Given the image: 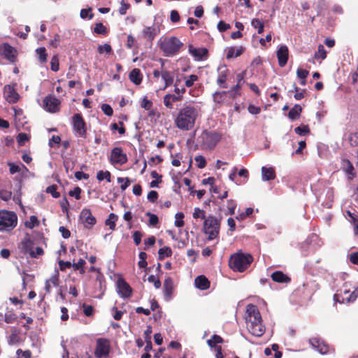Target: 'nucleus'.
Returning a JSON list of instances; mask_svg holds the SVG:
<instances>
[{
	"instance_id": "nucleus-1",
	"label": "nucleus",
	"mask_w": 358,
	"mask_h": 358,
	"mask_svg": "<svg viewBox=\"0 0 358 358\" xmlns=\"http://www.w3.org/2000/svg\"><path fill=\"white\" fill-rule=\"evenodd\" d=\"M199 113L200 108L197 105L185 104L178 110L174 118V124L180 130H192L195 126Z\"/></svg>"
},
{
	"instance_id": "nucleus-2",
	"label": "nucleus",
	"mask_w": 358,
	"mask_h": 358,
	"mask_svg": "<svg viewBox=\"0 0 358 358\" xmlns=\"http://www.w3.org/2000/svg\"><path fill=\"white\" fill-rule=\"evenodd\" d=\"M245 322L248 330L257 337L262 336L265 331L262 324V318L257 307L254 304H248L246 307Z\"/></svg>"
},
{
	"instance_id": "nucleus-3",
	"label": "nucleus",
	"mask_w": 358,
	"mask_h": 358,
	"mask_svg": "<svg viewBox=\"0 0 358 358\" xmlns=\"http://www.w3.org/2000/svg\"><path fill=\"white\" fill-rule=\"evenodd\" d=\"M253 258L250 254L237 252L231 256L229 266L235 271H244L252 263Z\"/></svg>"
},
{
	"instance_id": "nucleus-4",
	"label": "nucleus",
	"mask_w": 358,
	"mask_h": 358,
	"mask_svg": "<svg viewBox=\"0 0 358 358\" xmlns=\"http://www.w3.org/2000/svg\"><path fill=\"white\" fill-rule=\"evenodd\" d=\"M183 43L176 36L165 38L160 42V49L165 57H173L177 55Z\"/></svg>"
},
{
	"instance_id": "nucleus-5",
	"label": "nucleus",
	"mask_w": 358,
	"mask_h": 358,
	"mask_svg": "<svg viewBox=\"0 0 358 358\" xmlns=\"http://www.w3.org/2000/svg\"><path fill=\"white\" fill-rule=\"evenodd\" d=\"M17 217L14 212L0 210V231H10L17 225Z\"/></svg>"
},
{
	"instance_id": "nucleus-6",
	"label": "nucleus",
	"mask_w": 358,
	"mask_h": 358,
	"mask_svg": "<svg viewBox=\"0 0 358 358\" xmlns=\"http://www.w3.org/2000/svg\"><path fill=\"white\" fill-rule=\"evenodd\" d=\"M220 135L215 131H203L199 136L198 141L203 149L212 150L220 140Z\"/></svg>"
},
{
	"instance_id": "nucleus-7",
	"label": "nucleus",
	"mask_w": 358,
	"mask_h": 358,
	"mask_svg": "<svg viewBox=\"0 0 358 358\" xmlns=\"http://www.w3.org/2000/svg\"><path fill=\"white\" fill-rule=\"evenodd\" d=\"M220 222V220L213 216H208L205 218L203 222V231L208 236L209 240L215 239L219 234Z\"/></svg>"
},
{
	"instance_id": "nucleus-8",
	"label": "nucleus",
	"mask_w": 358,
	"mask_h": 358,
	"mask_svg": "<svg viewBox=\"0 0 358 358\" xmlns=\"http://www.w3.org/2000/svg\"><path fill=\"white\" fill-rule=\"evenodd\" d=\"M73 128L76 134L82 138H85L87 134L86 124L80 113H76L72 117Z\"/></svg>"
},
{
	"instance_id": "nucleus-9",
	"label": "nucleus",
	"mask_w": 358,
	"mask_h": 358,
	"mask_svg": "<svg viewBox=\"0 0 358 358\" xmlns=\"http://www.w3.org/2000/svg\"><path fill=\"white\" fill-rule=\"evenodd\" d=\"M110 342L106 338H98L96 340V348L94 350V355L97 358H102L103 357L108 356L110 353Z\"/></svg>"
},
{
	"instance_id": "nucleus-10",
	"label": "nucleus",
	"mask_w": 358,
	"mask_h": 358,
	"mask_svg": "<svg viewBox=\"0 0 358 358\" xmlns=\"http://www.w3.org/2000/svg\"><path fill=\"white\" fill-rule=\"evenodd\" d=\"M110 162L113 164H124L127 162V157L120 147H115L111 150Z\"/></svg>"
},
{
	"instance_id": "nucleus-11",
	"label": "nucleus",
	"mask_w": 358,
	"mask_h": 358,
	"mask_svg": "<svg viewBox=\"0 0 358 358\" xmlns=\"http://www.w3.org/2000/svg\"><path fill=\"white\" fill-rule=\"evenodd\" d=\"M60 101L55 96H47L43 99V105L47 111L56 113L59 110Z\"/></svg>"
},
{
	"instance_id": "nucleus-12",
	"label": "nucleus",
	"mask_w": 358,
	"mask_h": 358,
	"mask_svg": "<svg viewBox=\"0 0 358 358\" xmlns=\"http://www.w3.org/2000/svg\"><path fill=\"white\" fill-rule=\"evenodd\" d=\"M80 219L86 228H91L96 222V218L92 215L90 210L87 208L82 210L80 215Z\"/></svg>"
},
{
	"instance_id": "nucleus-13",
	"label": "nucleus",
	"mask_w": 358,
	"mask_h": 358,
	"mask_svg": "<svg viewBox=\"0 0 358 358\" xmlns=\"http://www.w3.org/2000/svg\"><path fill=\"white\" fill-rule=\"evenodd\" d=\"M3 96L6 101L10 103H16L19 99V94L15 88L9 85L4 87Z\"/></svg>"
},
{
	"instance_id": "nucleus-14",
	"label": "nucleus",
	"mask_w": 358,
	"mask_h": 358,
	"mask_svg": "<svg viewBox=\"0 0 358 358\" xmlns=\"http://www.w3.org/2000/svg\"><path fill=\"white\" fill-rule=\"evenodd\" d=\"M118 293L121 297L128 298L131 296L132 289L129 285L123 279L117 281Z\"/></svg>"
},
{
	"instance_id": "nucleus-15",
	"label": "nucleus",
	"mask_w": 358,
	"mask_h": 358,
	"mask_svg": "<svg viewBox=\"0 0 358 358\" xmlns=\"http://www.w3.org/2000/svg\"><path fill=\"white\" fill-rule=\"evenodd\" d=\"M173 290V280L171 277H167L164 282L163 292L164 299L166 301L171 300Z\"/></svg>"
},
{
	"instance_id": "nucleus-16",
	"label": "nucleus",
	"mask_w": 358,
	"mask_h": 358,
	"mask_svg": "<svg viewBox=\"0 0 358 358\" xmlns=\"http://www.w3.org/2000/svg\"><path fill=\"white\" fill-rule=\"evenodd\" d=\"M309 343L314 349L317 350L322 355H324L329 351V346L317 338H310Z\"/></svg>"
},
{
	"instance_id": "nucleus-17",
	"label": "nucleus",
	"mask_w": 358,
	"mask_h": 358,
	"mask_svg": "<svg viewBox=\"0 0 358 358\" xmlns=\"http://www.w3.org/2000/svg\"><path fill=\"white\" fill-rule=\"evenodd\" d=\"M189 53L192 55L195 60H202L208 55L206 48H196L192 45L188 46Z\"/></svg>"
},
{
	"instance_id": "nucleus-18",
	"label": "nucleus",
	"mask_w": 358,
	"mask_h": 358,
	"mask_svg": "<svg viewBox=\"0 0 358 358\" xmlns=\"http://www.w3.org/2000/svg\"><path fill=\"white\" fill-rule=\"evenodd\" d=\"M288 48L286 45H281L277 51V57L279 66L283 67L288 60Z\"/></svg>"
},
{
	"instance_id": "nucleus-19",
	"label": "nucleus",
	"mask_w": 358,
	"mask_h": 358,
	"mask_svg": "<svg viewBox=\"0 0 358 358\" xmlns=\"http://www.w3.org/2000/svg\"><path fill=\"white\" fill-rule=\"evenodd\" d=\"M15 50L8 43H4L1 48V55L7 59L13 62L15 57Z\"/></svg>"
},
{
	"instance_id": "nucleus-20",
	"label": "nucleus",
	"mask_w": 358,
	"mask_h": 358,
	"mask_svg": "<svg viewBox=\"0 0 358 358\" xmlns=\"http://www.w3.org/2000/svg\"><path fill=\"white\" fill-rule=\"evenodd\" d=\"M244 83L245 80L243 75L242 73L238 74L236 85L229 91V93L230 94L231 96L235 98L236 96L240 95V89L241 88Z\"/></svg>"
},
{
	"instance_id": "nucleus-21",
	"label": "nucleus",
	"mask_w": 358,
	"mask_h": 358,
	"mask_svg": "<svg viewBox=\"0 0 358 358\" xmlns=\"http://www.w3.org/2000/svg\"><path fill=\"white\" fill-rule=\"evenodd\" d=\"M275 178V171L273 167H262V180L263 181H269Z\"/></svg>"
},
{
	"instance_id": "nucleus-22",
	"label": "nucleus",
	"mask_w": 358,
	"mask_h": 358,
	"mask_svg": "<svg viewBox=\"0 0 358 358\" xmlns=\"http://www.w3.org/2000/svg\"><path fill=\"white\" fill-rule=\"evenodd\" d=\"M244 48L240 47H230L228 48L227 51L226 57L227 59H233L239 57L243 52Z\"/></svg>"
},
{
	"instance_id": "nucleus-23",
	"label": "nucleus",
	"mask_w": 358,
	"mask_h": 358,
	"mask_svg": "<svg viewBox=\"0 0 358 358\" xmlns=\"http://www.w3.org/2000/svg\"><path fill=\"white\" fill-rule=\"evenodd\" d=\"M194 284L196 287L201 290H205L209 288L210 282L204 275H199L195 278Z\"/></svg>"
},
{
	"instance_id": "nucleus-24",
	"label": "nucleus",
	"mask_w": 358,
	"mask_h": 358,
	"mask_svg": "<svg viewBox=\"0 0 358 358\" xmlns=\"http://www.w3.org/2000/svg\"><path fill=\"white\" fill-rule=\"evenodd\" d=\"M271 278L274 282L280 283H287L291 280L289 277L280 271L273 272L271 274Z\"/></svg>"
},
{
	"instance_id": "nucleus-25",
	"label": "nucleus",
	"mask_w": 358,
	"mask_h": 358,
	"mask_svg": "<svg viewBox=\"0 0 358 358\" xmlns=\"http://www.w3.org/2000/svg\"><path fill=\"white\" fill-rule=\"evenodd\" d=\"M159 33V29L153 27H146L143 30V36L148 40L152 41Z\"/></svg>"
},
{
	"instance_id": "nucleus-26",
	"label": "nucleus",
	"mask_w": 358,
	"mask_h": 358,
	"mask_svg": "<svg viewBox=\"0 0 358 358\" xmlns=\"http://www.w3.org/2000/svg\"><path fill=\"white\" fill-rule=\"evenodd\" d=\"M341 167L349 176L350 179H352L355 176L353 165L348 159H342Z\"/></svg>"
},
{
	"instance_id": "nucleus-27",
	"label": "nucleus",
	"mask_w": 358,
	"mask_h": 358,
	"mask_svg": "<svg viewBox=\"0 0 358 358\" xmlns=\"http://www.w3.org/2000/svg\"><path fill=\"white\" fill-rule=\"evenodd\" d=\"M129 77L135 85H139L142 81V74L138 69H134L129 73Z\"/></svg>"
},
{
	"instance_id": "nucleus-28",
	"label": "nucleus",
	"mask_w": 358,
	"mask_h": 358,
	"mask_svg": "<svg viewBox=\"0 0 358 358\" xmlns=\"http://www.w3.org/2000/svg\"><path fill=\"white\" fill-rule=\"evenodd\" d=\"M302 111V108L299 104H295L289 110L288 117L291 120H295L300 117V114Z\"/></svg>"
},
{
	"instance_id": "nucleus-29",
	"label": "nucleus",
	"mask_w": 358,
	"mask_h": 358,
	"mask_svg": "<svg viewBox=\"0 0 358 358\" xmlns=\"http://www.w3.org/2000/svg\"><path fill=\"white\" fill-rule=\"evenodd\" d=\"M162 78L165 83L164 88L173 84L174 80V75L172 72L169 71H163L162 72Z\"/></svg>"
},
{
	"instance_id": "nucleus-30",
	"label": "nucleus",
	"mask_w": 358,
	"mask_h": 358,
	"mask_svg": "<svg viewBox=\"0 0 358 358\" xmlns=\"http://www.w3.org/2000/svg\"><path fill=\"white\" fill-rule=\"evenodd\" d=\"M251 25L254 29H257L258 34H262L264 29V24L262 20L254 18L251 21Z\"/></svg>"
},
{
	"instance_id": "nucleus-31",
	"label": "nucleus",
	"mask_w": 358,
	"mask_h": 358,
	"mask_svg": "<svg viewBox=\"0 0 358 358\" xmlns=\"http://www.w3.org/2000/svg\"><path fill=\"white\" fill-rule=\"evenodd\" d=\"M86 264L85 261L83 259H80L77 263L72 264V267L74 271H79L80 274H84L85 271L84 269V266Z\"/></svg>"
},
{
	"instance_id": "nucleus-32",
	"label": "nucleus",
	"mask_w": 358,
	"mask_h": 358,
	"mask_svg": "<svg viewBox=\"0 0 358 358\" xmlns=\"http://www.w3.org/2000/svg\"><path fill=\"white\" fill-rule=\"evenodd\" d=\"M172 255L171 249L169 247H164L159 250V259L162 260L165 257H170Z\"/></svg>"
},
{
	"instance_id": "nucleus-33",
	"label": "nucleus",
	"mask_w": 358,
	"mask_h": 358,
	"mask_svg": "<svg viewBox=\"0 0 358 358\" xmlns=\"http://www.w3.org/2000/svg\"><path fill=\"white\" fill-rule=\"evenodd\" d=\"M117 220V216L114 213H110L108 218L106 220L105 224L109 226L110 229L114 230L115 229V222Z\"/></svg>"
},
{
	"instance_id": "nucleus-34",
	"label": "nucleus",
	"mask_w": 358,
	"mask_h": 358,
	"mask_svg": "<svg viewBox=\"0 0 358 358\" xmlns=\"http://www.w3.org/2000/svg\"><path fill=\"white\" fill-rule=\"evenodd\" d=\"M222 338L216 334H214L210 339L207 341V343L210 348L215 347L217 343H222Z\"/></svg>"
},
{
	"instance_id": "nucleus-35",
	"label": "nucleus",
	"mask_w": 358,
	"mask_h": 358,
	"mask_svg": "<svg viewBox=\"0 0 358 358\" xmlns=\"http://www.w3.org/2000/svg\"><path fill=\"white\" fill-rule=\"evenodd\" d=\"M36 52L38 55V59L41 63L47 62V53L45 48L41 47L36 49Z\"/></svg>"
},
{
	"instance_id": "nucleus-36",
	"label": "nucleus",
	"mask_w": 358,
	"mask_h": 358,
	"mask_svg": "<svg viewBox=\"0 0 358 358\" xmlns=\"http://www.w3.org/2000/svg\"><path fill=\"white\" fill-rule=\"evenodd\" d=\"M34 243L30 239H26L22 242V248L25 253L30 255V252L33 250Z\"/></svg>"
},
{
	"instance_id": "nucleus-37",
	"label": "nucleus",
	"mask_w": 358,
	"mask_h": 358,
	"mask_svg": "<svg viewBox=\"0 0 358 358\" xmlns=\"http://www.w3.org/2000/svg\"><path fill=\"white\" fill-rule=\"evenodd\" d=\"M96 178L98 180L101 181L106 179L108 182H110V173L108 171H99L97 173Z\"/></svg>"
},
{
	"instance_id": "nucleus-38",
	"label": "nucleus",
	"mask_w": 358,
	"mask_h": 358,
	"mask_svg": "<svg viewBox=\"0 0 358 358\" xmlns=\"http://www.w3.org/2000/svg\"><path fill=\"white\" fill-rule=\"evenodd\" d=\"M39 224V221L35 215H31L29 220L25 222V226L29 229H33Z\"/></svg>"
},
{
	"instance_id": "nucleus-39",
	"label": "nucleus",
	"mask_w": 358,
	"mask_h": 358,
	"mask_svg": "<svg viewBox=\"0 0 358 358\" xmlns=\"http://www.w3.org/2000/svg\"><path fill=\"white\" fill-rule=\"evenodd\" d=\"M13 193L6 189H0V199L4 201H8L11 199Z\"/></svg>"
},
{
	"instance_id": "nucleus-40",
	"label": "nucleus",
	"mask_w": 358,
	"mask_h": 358,
	"mask_svg": "<svg viewBox=\"0 0 358 358\" xmlns=\"http://www.w3.org/2000/svg\"><path fill=\"white\" fill-rule=\"evenodd\" d=\"M57 186L56 185H50L46 188V192L50 194L54 198H59L60 194L57 191Z\"/></svg>"
},
{
	"instance_id": "nucleus-41",
	"label": "nucleus",
	"mask_w": 358,
	"mask_h": 358,
	"mask_svg": "<svg viewBox=\"0 0 358 358\" xmlns=\"http://www.w3.org/2000/svg\"><path fill=\"white\" fill-rule=\"evenodd\" d=\"M326 56L327 52L324 48V46L322 45H319L317 51L315 53V58L324 59L326 58Z\"/></svg>"
},
{
	"instance_id": "nucleus-42",
	"label": "nucleus",
	"mask_w": 358,
	"mask_h": 358,
	"mask_svg": "<svg viewBox=\"0 0 358 358\" xmlns=\"http://www.w3.org/2000/svg\"><path fill=\"white\" fill-rule=\"evenodd\" d=\"M94 31L98 34L105 35L107 33V30L105 26L101 22L96 23L94 29Z\"/></svg>"
},
{
	"instance_id": "nucleus-43",
	"label": "nucleus",
	"mask_w": 358,
	"mask_h": 358,
	"mask_svg": "<svg viewBox=\"0 0 358 358\" xmlns=\"http://www.w3.org/2000/svg\"><path fill=\"white\" fill-rule=\"evenodd\" d=\"M98 52L99 54H103V52L110 54L112 52V48L110 45L105 43L103 45H99Z\"/></svg>"
},
{
	"instance_id": "nucleus-44",
	"label": "nucleus",
	"mask_w": 358,
	"mask_h": 358,
	"mask_svg": "<svg viewBox=\"0 0 358 358\" xmlns=\"http://www.w3.org/2000/svg\"><path fill=\"white\" fill-rule=\"evenodd\" d=\"M176 221L175 226L177 227H182L184 225V221L182 220L184 217V214L182 213H177L175 215Z\"/></svg>"
},
{
	"instance_id": "nucleus-45",
	"label": "nucleus",
	"mask_w": 358,
	"mask_h": 358,
	"mask_svg": "<svg viewBox=\"0 0 358 358\" xmlns=\"http://www.w3.org/2000/svg\"><path fill=\"white\" fill-rule=\"evenodd\" d=\"M51 70L52 71L57 72L59 68V59L57 55H55L52 57L51 62Z\"/></svg>"
},
{
	"instance_id": "nucleus-46",
	"label": "nucleus",
	"mask_w": 358,
	"mask_h": 358,
	"mask_svg": "<svg viewBox=\"0 0 358 358\" xmlns=\"http://www.w3.org/2000/svg\"><path fill=\"white\" fill-rule=\"evenodd\" d=\"M294 131L296 134L300 136H304L306 134L309 133L310 130L307 125H304L302 127H297L294 129Z\"/></svg>"
},
{
	"instance_id": "nucleus-47",
	"label": "nucleus",
	"mask_w": 358,
	"mask_h": 358,
	"mask_svg": "<svg viewBox=\"0 0 358 358\" xmlns=\"http://www.w3.org/2000/svg\"><path fill=\"white\" fill-rule=\"evenodd\" d=\"M29 140V136L25 133H20L17 136V141L19 145H23Z\"/></svg>"
},
{
	"instance_id": "nucleus-48",
	"label": "nucleus",
	"mask_w": 358,
	"mask_h": 358,
	"mask_svg": "<svg viewBox=\"0 0 358 358\" xmlns=\"http://www.w3.org/2000/svg\"><path fill=\"white\" fill-rule=\"evenodd\" d=\"M226 80H227V75H226V73H225V71H220V73H219V76H218V78H217V84H218L220 86H221V87H222L225 88V87H226L225 85H222V84H224V83H225V82H226Z\"/></svg>"
},
{
	"instance_id": "nucleus-49",
	"label": "nucleus",
	"mask_w": 358,
	"mask_h": 358,
	"mask_svg": "<svg viewBox=\"0 0 358 358\" xmlns=\"http://www.w3.org/2000/svg\"><path fill=\"white\" fill-rule=\"evenodd\" d=\"M343 296H342V300L340 301L338 299V297H339V294H334V299L339 301V302H341V303H344L345 301H346V302L349 303L347 300V298L350 297V295L351 294V293L350 294V291L348 289H344L343 290Z\"/></svg>"
},
{
	"instance_id": "nucleus-50",
	"label": "nucleus",
	"mask_w": 358,
	"mask_h": 358,
	"mask_svg": "<svg viewBox=\"0 0 358 358\" xmlns=\"http://www.w3.org/2000/svg\"><path fill=\"white\" fill-rule=\"evenodd\" d=\"M48 280L50 281V285H52L54 287H57L59 281L58 271H55V274H53Z\"/></svg>"
},
{
	"instance_id": "nucleus-51",
	"label": "nucleus",
	"mask_w": 358,
	"mask_h": 358,
	"mask_svg": "<svg viewBox=\"0 0 358 358\" xmlns=\"http://www.w3.org/2000/svg\"><path fill=\"white\" fill-rule=\"evenodd\" d=\"M146 215L148 216L149 218H150L149 219V223H150V225L156 226L158 224L159 218H158V217L156 215L152 214V213H151L150 212H148L146 213Z\"/></svg>"
},
{
	"instance_id": "nucleus-52",
	"label": "nucleus",
	"mask_w": 358,
	"mask_h": 358,
	"mask_svg": "<svg viewBox=\"0 0 358 358\" xmlns=\"http://www.w3.org/2000/svg\"><path fill=\"white\" fill-rule=\"evenodd\" d=\"M195 161L197 163V166L199 169H203L206 166V161L202 155H199L195 157Z\"/></svg>"
},
{
	"instance_id": "nucleus-53",
	"label": "nucleus",
	"mask_w": 358,
	"mask_h": 358,
	"mask_svg": "<svg viewBox=\"0 0 358 358\" xmlns=\"http://www.w3.org/2000/svg\"><path fill=\"white\" fill-rule=\"evenodd\" d=\"M148 281L153 283L156 289H159L162 286L161 281L159 279H156L155 276L153 275H151L148 278Z\"/></svg>"
},
{
	"instance_id": "nucleus-54",
	"label": "nucleus",
	"mask_w": 358,
	"mask_h": 358,
	"mask_svg": "<svg viewBox=\"0 0 358 358\" xmlns=\"http://www.w3.org/2000/svg\"><path fill=\"white\" fill-rule=\"evenodd\" d=\"M101 110L107 116H112L113 114V110L109 104H102Z\"/></svg>"
},
{
	"instance_id": "nucleus-55",
	"label": "nucleus",
	"mask_w": 358,
	"mask_h": 358,
	"mask_svg": "<svg viewBox=\"0 0 358 358\" xmlns=\"http://www.w3.org/2000/svg\"><path fill=\"white\" fill-rule=\"evenodd\" d=\"M147 198L149 201L155 203L158 199L157 192L155 190H151L150 192H148Z\"/></svg>"
},
{
	"instance_id": "nucleus-56",
	"label": "nucleus",
	"mask_w": 358,
	"mask_h": 358,
	"mask_svg": "<svg viewBox=\"0 0 358 358\" xmlns=\"http://www.w3.org/2000/svg\"><path fill=\"white\" fill-rule=\"evenodd\" d=\"M170 20L173 23H176L180 20L179 13L176 10H172L170 14Z\"/></svg>"
},
{
	"instance_id": "nucleus-57",
	"label": "nucleus",
	"mask_w": 358,
	"mask_h": 358,
	"mask_svg": "<svg viewBox=\"0 0 358 358\" xmlns=\"http://www.w3.org/2000/svg\"><path fill=\"white\" fill-rule=\"evenodd\" d=\"M227 203H228L227 208L229 210V214L234 215L235 213L236 207V203L235 201H234L232 199L228 200Z\"/></svg>"
},
{
	"instance_id": "nucleus-58",
	"label": "nucleus",
	"mask_w": 358,
	"mask_h": 358,
	"mask_svg": "<svg viewBox=\"0 0 358 358\" xmlns=\"http://www.w3.org/2000/svg\"><path fill=\"white\" fill-rule=\"evenodd\" d=\"M193 217L195 219L199 217H201V219H205V212L199 208H195L194 211L193 213Z\"/></svg>"
},
{
	"instance_id": "nucleus-59",
	"label": "nucleus",
	"mask_w": 358,
	"mask_h": 358,
	"mask_svg": "<svg viewBox=\"0 0 358 358\" xmlns=\"http://www.w3.org/2000/svg\"><path fill=\"white\" fill-rule=\"evenodd\" d=\"M43 254V250L41 247H36L35 250H32L30 252V257L32 258H37L38 256H41Z\"/></svg>"
},
{
	"instance_id": "nucleus-60",
	"label": "nucleus",
	"mask_w": 358,
	"mask_h": 358,
	"mask_svg": "<svg viewBox=\"0 0 358 358\" xmlns=\"http://www.w3.org/2000/svg\"><path fill=\"white\" fill-rule=\"evenodd\" d=\"M230 28V24L224 22L222 20L220 21L217 24V29L220 31H224L227 29H229Z\"/></svg>"
},
{
	"instance_id": "nucleus-61",
	"label": "nucleus",
	"mask_w": 358,
	"mask_h": 358,
	"mask_svg": "<svg viewBox=\"0 0 358 358\" xmlns=\"http://www.w3.org/2000/svg\"><path fill=\"white\" fill-rule=\"evenodd\" d=\"M80 193L81 189L78 187H76L73 190H71L69 194L71 196H74L76 199H80Z\"/></svg>"
},
{
	"instance_id": "nucleus-62",
	"label": "nucleus",
	"mask_w": 358,
	"mask_h": 358,
	"mask_svg": "<svg viewBox=\"0 0 358 358\" xmlns=\"http://www.w3.org/2000/svg\"><path fill=\"white\" fill-rule=\"evenodd\" d=\"M198 80V76L196 75H191L188 79L185 80V85L190 87L194 85V83Z\"/></svg>"
},
{
	"instance_id": "nucleus-63",
	"label": "nucleus",
	"mask_w": 358,
	"mask_h": 358,
	"mask_svg": "<svg viewBox=\"0 0 358 358\" xmlns=\"http://www.w3.org/2000/svg\"><path fill=\"white\" fill-rule=\"evenodd\" d=\"M141 106L148 110H150L152 106V101H150V100H148V99L146 98H144L143 100H142V102H141Z\"/></svg>"
},
{
	"instance_id": "nucleus-64",
	"label": "nucleus",
	"mask_w": 358,
	"mask_h": 358,
	"mask_svg": "<svg viewBox=\"0 0 358 358\" xmlns=\"http://www.w3.org/2000/svg\"><path fill=\"white\" fill-rule=\"evenodd\" d=\"M349 259L352 264L358 265V252H354L350 254Z\"/></svg>"
}]
</instances>
